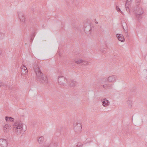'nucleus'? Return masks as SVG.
Masks as SVG:
<instances>
[{
	"mask_svg": "<svg viewBox=\"0 0 147 147\" xmlns=\"http://www.w3.org/2000/svg\"><path fill=\"white\" fill-rule=\"evenodd\" d=\"M34 68L36 74L37 80L45 85H47L48 83L47 77L41 71L38 65H35Z\"/></svg>",
	"mask_w": 147,
	"mask_h": 147,
	"instance_id": "1",
	"label": "nucleus"
},
{
	"mask_svg": "<svg viewBox=\"0 0 147 147\" xmlns=\"http://www.w3.org/2000/svg\"><path fill=\"white\" fill-rule=\"evenodd\" d=\"M23 127L22 124L18 122L16 123L13 125V130L16 133L18 134L22 131Z\"/></svg>",
	"mask_w": 147,
	"mask_h": 147,
	"instance_id": "2",
	"label": "nucleus"
},
{
	"mask_svg": "<svg viewBox=\"0 0 147 147\" xmlns=\"http://www.w3.org/2000/svg\"><path fill=\"white\" fill-rule=\"evenodd\" d=\"M134 11L136 18L139 20L142 18V15L144 12L143 9L142 8L138 7L135 8Z\"/></svg>",
	"mask_w": 147,
	"mask_h": 147,
	"instance_id": "3",
	"label": "nucleus"
},
{
	"mask_svg": "<svg viewBox=\"0 0 147 147\" xmlns=\"http://www.w3.org/2000/svg\"><path fill=\"white\" fill-rule=\"evenodd\" d=\"M74 129L76 132H80L82 130V125L80 123L76 122L74 123Z\"/></svg>",
	"mask_w": 147,
	"mask_h": 147,
	"instance_id": "4",
	"label": "nucleus"
},
{
	"mask_svg": "<svg viewBox=\"0 0 147 147\" xmlns=\"http://www.w3.org/2000/svg\"><path fill=\"white\" fill-rule=\"evenodd\" d=\"M58 82L61 85L64 86L65 84V82H67V80L65 77L62 76H61L58 78Z\"/></svg>",
	"mask_w": 147,
	"mask_h": 147,
	"instance_id": "5",
	"label": "nucleus"
},
{
	"mask_svg": "<svg viewBox=\"0 0 147 147\" xmlns=\"http://www.w3.org/2000/svg\"><path fill=\"white\" fill-rule=\"evenodd\" d=\"M8 143L6 140L0 139V147H6Z\"/></svg>",
	"mask_w": 147,
	"mask_h": 147,
	"instance_id": "6",
	"label": "nucleus"
},
{
	"mask_svg": "<svg viewBox=\"0 0 147 147\" xmlns=\"http://www.w3.org/2000/svg\"><path fill=\"white\" fill-rule=\"evenodd\" d=\"M122 27L125 31V32L126 33V35L127 37H129L128 36V33H127L128 27L127 26L126 23L124 21H123L121 23Z\"/></svg>",
	"mask_w": 147,
	"mask_h": 147,
	"instance_id": "7",
	"label": "nucleus"
},
{
	"mask_svg": "<svg viewBox=\"0 0 147 147\" xmlns=\"http://www.w3.org/2000/svg\"><path fill=\"white\" fill-rule=\"evenodd\" d=\"M18 17L20 21L24 23H25V18L23 13L21 11H19L18 12Z\"/></svg>",
	"mask_w": 147,
	"mask_h": 147,
	"instance_id": "8",
	"label": "nucleus"
},
{
	"mask_svg": "<svg viewBox=\"0 0 147 147\" xmlns=\"http://www.w3.org/2000/svg\"><path fill=\"white\" fill-rule=\"evenodd\" d=\"M84 31L86 34H90L92 31V28L90 25L88 24V25L85 27Z\"/></svg>",
	"mask_w": 147,
	"mask_h": 147,
	"instance_id": "9",
	"label": "nucleus"
},
{
	"mask_svg": "<svg viewBox=\"0 0 147 147\" xmlns=\"http://www.w3.org/2000/svg\"><path fill=\"white\" fill-rule=\"evenodd\" d=\"M22 71V74L23 75H26L28 73V70L27 68L24 65L22 66L21 68Z\"/></svg>",
	"mask_w": 147,
	"mask_h": 147,
	"instance_id": "10",
	"label": "nucleus"
},
{
	"mask_svg": "<svg viewBox=\"0 0 147 147\" xmlns=\"http://www.w3.org/2000/svg\"><path fill=\"white\" fill-rule=\"evenodd\" d=\"M59 146L58 142H57L53 140L50 144L49 146L47 147H57Z\"/></svg>",
	"mask_w": 147,
	"mask_h": 147,
	"instance_id": "11",
	"label": "nucleus"
},
{
	"mask_svg": "<svg viewBox=\"0 0 147 147\" xmlns=\"http://www.w3.org/2000/svg\"><path fill=\"white\" fill-rule=\"evenodd\" d=\"M108 81L109 82H113L115 81L116 77L115 75H112L109 76L108 78Z\"/></svg>",
	"mask_w": 147,
	"mask_h": 147,
	"instance_id": "12",
	"label": "nucleus"
},
{
	"mask_svg": "<svg viewBox=\"0 0 147 147\" xmlns=\"http://www.w3.org/2000/svg\"><path fill=\"white\" fill-rule=\"evenodd\" d=\"M116 36L119 41L121 42H123L125 40V38L121 34H116Z\"/></svg>",
	"mask_w": 147,
	"mask_h": 147,
	"instance_id": "13",
	"label": "nucleus"
},
{
	"mask_svg": "<svg viewBox=\"0 0 147 147\" xmlns=\"http://www.w3.org/2000/svg\"><path fill=\"white\" fill-rule=\"evenodd\" d=\"M102 105L105 107H106L109 105V102L107 100V99L105 98L103 100H102Z\"/></svg>",
	"mask_w": 147,
	"mask_h": 147,
	"instance_id": "14",
	"label": "nucleus"
},
{
	"mask_svg": "<svg viewBox=\"0 0 147 147\" xmlns=\"http://www.w3.org/2000/svg\"><path fill=\"white\" fill-rule=\"evenodd\" d=\"M112 85V84H109L108 82H106L103 85H102V86L104 88L107 89L111 88Z\"/></svg>",
	"mask_w": 147,
	"mask_h": 147,
	"instance_id": "15",
	"label": "nucleus"
},
{
	"mask_svg": "<svg viewBox=\"0 0 147 147\" xmlns=\"http://www.w3.org/2000/svg\"><path fill=\"white\" fill-rule=\"evenodd\" d=\"M11 129V126L8 124H6L3 127V130L4 132H7Z\"/></svg>",
	"mask_w": 147,
	"mask_h": 147,
	"instance_id": "16",
	"label": "nucleus"
},
{
	"mask_svg": "<svg viewBox=\"0 0 147 147\" xmlns=\"http://www.w3.org/2000/svg\"><path fill=\"white\" fill-rule=\"evenodd\" d=\"M90 144V142L88 143H84L82 144H81L80 143H78L76 145V146H75V147H82V146H87V145H88V144Z\"/></svg>",
	"mask_w": 147,
	"mask_h": 147,
	"instance_id": "17",
	"label": "nucleus"
},
{
	"mask_svg": "<svg viewBox=\"0 0 147 147\" xmlns=\"http://www.w3.org/2000/svg\"><path fill=\"white\" fill-rule=\"evenodd\" d=\"M76 82L73 80H71L69 82V86H70L74 87L76 85Z\"/></svg>",
	"mask_w": 147,
	"mask_h": 147,
	"instance_id": "18",
	"label": "nucleus"
},
{
	"mask_svg": "<svg viewBox=\"0 0 147 147\" xmlns=\"http://www.w3.org/2000/svg\"><path fill=\"white\" fill-rule=\"evenodd\" d=\"M44 137L43 136H40L38 139V142L40 144H42L43 143L44 140Z\"/></svg>",
	"mask_w": 147,
	"mask_h": 147,
	"instance_id": "19",
	"label": "nucleus"
},
{
	"mask_svg": "<svg viewBox=\"0 0 147 147\" xmlns=\"http://www.w3.org/2000/svg\"><path fill=\"white\" fill-rule=\"evenodd\" d=\"M83 60L81 59H79L78 60H74V62L77 64H79L80 63H82L83 62Z\"/></svg>",
	"mask_w": 147,
	"mask_h": 147,
	"instance_id": "20",
	"label": "nucleus"
},
{
	"mask_svg": "<svg viewBox=\"0 0 147 147\" xmlns=\"http://www.w3.org/2000/svg\"><path fill=\"white\" fill-rule=\"evenodd\" d=\"M132 0H127L125 4V6L129 7L131 4V2H132Z\"/></svg>",
	"mask_w": 147,
	"mask_h": 147,
	"instance_id": "21",
	"label": "nucleus"
},
{
	"mask_svg": "<svg viewBox=\"0 0 147 147\" xmlns=\"http://www.w3.org/2000/svg\"><path fill=\"white\" fill-rule=\"evenodd\" d=\"M127 102L130 107H131L132 106V102L131 100H127Z\"/></svg>",
	"mask_w": 147,
	"mask_h": 147,
	"instance_id": "22",
	"label": "nucleus"
},
{
	"mask_svg": "<svg viewBox=\"0 0 147 147\" xmlns=\"http://www.w3.org/2000/svg\"><path fill=\"white\" fill-rule=\"evenodd\" d=\"M5 36V34L4 33L1 32H0V38L2 39Z\"/></svg>",
	"mask_w": 147,
	"mask_h": 147,
	"instance_id": "23",
	"label": "nucleus"
},
{
	"mask_svg": "<svg viewBox=\"0 0 147 147\" xmlns=\"http://www.w3.org/2000/svg\"><path fill=\"white\" fill-rule=\"evenodd\" d=\"M82 63V65H83L84 66H86L89 65L88 62V61H85L84 60H83V61Z\"/></svg>",
	"mask_w": 147,
	"mask_h": 147,
	"instance_id": "24",
	"label": "nucleus"
},
{
	"mask_svg": "<svg viewBox=\"0 0 147 147\" xmlns=\"http://www.w3.org/2000/svg\"><path fill=\"white\" fill-rule=\"evenodd\" d=\"M141 0H135L136 5L137 6H138Z\"/></svg>",
	"mask_w": 147,
	"mask_h": 147,
	"instance_id": "25",
	"label": "nucleus"
},
{
	"mask_svg": "<svg viewBox=\"0 0 147 147\" xmlns=\"http://www.w3.org/2000/svg\"><path fill=\"white\" fill-rule=\"evenodd\" d=\"M117 10L119 12H120L122 14H123V13L122 11H121L120 9V8L117 6H116V7Z\"/></svg>",
	"mask_w": 147,
	"mask_h": 147,
	"instance_id": "26",
	"label": "nucleus"
},
{
	"mask_svg": "<svg viewBox=\"0 0 147 147\" xmlns=\"http://www.w3.org/2000/svg\"><path fill=\"white\" fill-rule=\"evenodd\" d=\"M143 74L145 76L147 75V71L146 69H144L143 71Z\"/></svg>",
	"mask_w": 147,
	"mask_h": 147,
	"instance_id": "27",
	"label": "nucleus"
},
{
	"mask_svg": "<svg viewBox=\"0 0 147 147\" xmlns=\"http://www.w3.org/2000/svg\"><path fill=\"white\" fill-rule=\"evenodd\" d=\"M9 121H14V119L12 118L11 117H9Z\"/></svg>",
	"mask_w": 147,
	"mask_h": 147,
	"instance_id": "28",
	"label": "nucleus"
},
{
	"mask_svg": "<svg viewBox=\"0 0 147 147\" xmlns=\"http://www.w3.org/2000/svg\"><path fill=\"white\" fill-rule=\"evenodd\" d=\"M125 8H126V11L128 12H130V9H129V7H127V6H125Z\"/></svg>",
	"mask_w": 147,
	"mask_h": 147,
	"instance_id": "29",
	"label": "nucleus"
},
{
	"mask_svg": "<svg viewBox=\"0 0 147 147\" xmlns=\"http://www.w3.org/2000/svg\"><path fill=\"white\" fill-rule=\"evenodd\" d=\"M105 50H106V49H104V50H102V49H100V51H101L102 53H105Z\"/></svg>",
	"mask_w": 147,
	"mask_h": 147,
	"instance_id": "30",
	"label": "nucleus"
},
{
	"mask_svg": "<svg viewBox=\"0 0 147 147\" xmlns=\"http://www.w3.org/2000/svg\"><path fill=\"white\" fill-rule=\"evenodd\" d=\"M5 119L6 121L7 122L8 121H9V117H8L7 116L5 117Z\"/></svg>",
	"mask_w": 147,
	"mask_h": 147,
	"instance_id": "31",
	"label": "nucleus"
},
{
	"mask_svg": "<svg viewBox=\"0 0 147 147\" xmlns=\"http://www.w3.org/2000/svg\"><path fill=\"white\" fill-rule=\"evenodd\" d=\"M3 86V83L2 82H0V87H1V86Z\"/></svg>",
	"mask_w": 147,
	"mask_h": 147,
	"instance_id": "32",
	"label": "nucleus"
},
{
	"mask_svg": "<svg viewBox=\"0 0 147 147\" xmlns=\"http://www.w3.org/2000/svg\"><path fill=\"white\" fill-rule=\"evenodd\" d=\"M61 128V127H60L57 130V131L58 132H60V129Z\"/></svg>",
	"mask_w": 147,
	"mask_h": 147,
	"instance_id": "33",
	"label": "nucleus"
},
{
	"mask_svg": "<svg viewBox=\"0 0 147 147\" xmlns=\"http://www.w3.org/2000/svg\"><path fill=\"white\" fill-rule=\"evenodd\" d=\"M95 23H96V24H98V22H96V20H95Z\"/></svg>",
	"mask_w": 147,
	"mask_h": 147,
	"instance_id": "34",
	"label": "nucleus"
},
{
	"mask_svg": "<svg viewBox=\"0 0 147 147\" xmlns=\"http://www.w3.org/2000/svg\"><path fill=\"white\" fill-rule=\"evenodd\" d=\"M2 53V51L0 49V55H1Z\"/></svg>",
	"mask_w": 147,
	"mask_h": 147,
	"instance_id": "35",
	"label": "nucleus"
},
{
	"mask_svg": "<svg viewBox=\"0 0 147 147\" xmlns=\"http://www.w3.org/2000/svg\"><path fill=\"white\" fill-rule=\"evenodd\" d=\"M33 40V39H32V37H31V39H30V40H31L32 41V40Z\"/></svg>",
	"mask_w": 147,
	"mask_h": 147,
	"instance_id": "36",
	"label": "nucleus"
},
{
	"mask_svg": "<svg viewBox=\"0 0 147 147\" xmlns=\"http://www.w3.org/2000/svg\"><path fill=\"white\" fill-rule=\"evenodd\" d=\"M8 87L9 89H11V88L10 87L8 86Z\"/></svg>",
	"mask_w": 147,
	"mask_h": 147,
	"instance_id": "37",
	"label": "nucleus"
}]
</instances>
